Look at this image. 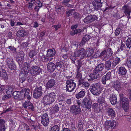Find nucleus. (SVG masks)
<instances>
[{
  "label": "nucleus",
  "mask_w": 131,
  "mask_h": 131,
  "mask_svg": "<svg viewBox=\"0 0 131 131\" xmlns=\"http://www.w3.org/2000/svg\"><path fill=\"white\" fill-rule=\"evenodd\" d=\"M28 92V91L26 88H21L19 91L14 92L13 95L15 99L23 100Z\"/></svg>",
  "instance_id": "obj_1"
},
{
  "label": "nucleus",
  "mask_w": 131,
  "mask_h": 131,
  "mask_svg": "<svg viewBox=\"0 0 131 131\" xmlns=\"http://www.w3.org/2000/svg\"><path fill=\"white\" fill-rule=\"evenodd\" d=\"M56 95L53 92L45 96L43 99V102L45 104H49L53 102L56 99Z\"/></svg>",
  "instance_id": "obj_2"
},
{
  "label": "nucleus",
  "mask_w": 131,
  "mask_h": 131,
  "mask_svg": "<svg viewBox=\"0 0 131 131\" xmlns=\"http://www.w3.org/2000/svg\"><path fill=\"white\" fill-rule=\"evenodd\" d=\"M101 85L99 83L92 84L90 86V90L91 93L95 95H99L101 93Z\"/></svg>",
  "instance_id": "obj_3"
},
{
  "label": "nucleus",
  "mask_w": 131,
  "mask_h": 131,
  "mask_svg": "<svg viewBox=\"0 0 131 131\" xmlns=\"http://www.w3.org/2000/svg\"><path fill=\"white\" fill-rule=\"evenodd\" d=\"M72 79L68 80L66 81V91L69 92L73 91L75 88L76 84Z\"/></svg>",
  "instance_id": "obj_4"
},
{
  "label": "nucleus",
  "mask_w": 131,
  "mask_h": 131,
  "mask_svg": "<svg viewBox=\"0 0 131 131\" xmlns=\"http://www.w3.org/2000/svg\"><path fill=\"white\" fill-rule=\"evenodd\" d=\"M82 106L83 108H85L88 110L91 108V102L90 101V99L87 97H85L82 101Z\"/></svg>",
  "instance_id": "obj_5"
},
{
  "label": "nucleus",
  "mask_w": 131,
  "mask_h": 131,
  "mask_svg": "<svg viewBox=\"0 0 131 131\" xmlns=\"http://www.w3.org/2000/svg\"><path fill=\"white\" fill-rule=\"evenodd\" d=\"M97 17L95 15H89L83 19V21L85 23H90L97 20Z\"/></svg>",
  "instance_id": "obj_6"
},
{
  "label": "nucleus",
  "mask_w": 131,
  "mask_h": 131,
  "mask_svg": "<svg viewBox=\"0 0 131 131\" xmlns=\"http://www.w3.org/2000/svg\"><path fill=\"white\" fill-rule=\"evenodd\" d=\"M120 103L122 104L123 109L125 111H127L129 108V101L128 98L125 97L120 101Z\"/></svg>",
  "instance_id": "obj_7"
},
{
  "label": "nucleus",
  "mask_w": 131,
  "mask_h": 131,
  "mask_svg": "<svg viewBox=\"0 0 131 131\" xmlns=\"http://www.w3.org/2000/svg\"><path fill=\"white\" fill-rule=\"evenodd\" d=\"M41 121L42 124L44 126H46L49 122V119L48 115L46 113L42 115L41 118Z\"/></svg>",
  "instance_id": "obj_8"
},
{
  "label": "nucleus",
  "mask_w": 131,
  "mask_h": 131,
  "mask_svg": "<svg viewBox=\"0 0 131 131\" xmlns=\"http://www.w3.org/2000/svg\"><path fill=\"white\" fill-rule=\"evenodd\" d=\"M123 12L128 18H130V13L131 12V7L129 6L127 4L124 5L122 7Z\"/></svg>",
  "instance_id": "obj_9"
},
{
  "label": "nucleus",
  "mask_w": 131,
  "mask_h": 131,
  "mask_svg": "<svg viewBox=\"0 0 131 131\" xmlns=\"http://www.w3.org/2000/svg\"><path fill=\"white\" fill-rule=\"evenodd\" d=\"M40 68L36 66H32L30 69V73L32 75L34 76L39 74L41 72Z\"/></svg>",
  "instance_id": "obj_10"
},
{
  "label": "nucleus",
  "mask_w": 131,
  "mask_h": 131,
  "mask_svg": "<svg viewBox=\"0 0 131 131\" xmlns=\"http://www.w3.org/2000/svg\"><path fill=\"white\" fill-rule=\"evenodd\" d=\"M70 111L71 112L76 115L80 112L81 110L77 105H73L71 106Z\"/></svg>",
  "instance_id": "obj_11"
},
{
  "label": "nucleus",
  "mask_w": 131,
  "mask_h": 131,
  "mask_svg": "<svg viewBox=\"0 0 131 131\" xmlns=\"http://www.w3.org/2000/svg\"><path fill=\"white\" fill-rule=\"evenodd\" d=\"M84 49L83 48H81L79 51H76L74 52V55L76 57H78L80 58V59H82L85 57Z\"/></svg>",
  "instance_id": "obj_12"
},
{
  "label": "nucleus",
  "mask_w": 131,
  "mask_h": 131,
  "mask_svg": "<svg viewBox=\"0 0 131 131\" xmlns=\"http://www.w3.org/2000/svg\"><path fill=\"white\" fill-rule=\"evenodd\" d=\"M56 81L54 79H51L49 80L46 85V89H47L51 88L56 85Z\"/></svg>",
  "instance_id": "obj_13"
},
{
  "label": "nucleus",
  "mask_w": 131,
  "mask_h": 131,
  "mask_svg": "<svg viewBox=\"0 0 131 131\" xmlns=\"http://www.w3.org/2000/svg\"><path fill=\"white\" fill-rule=\"evenodd\" d=\"M100 77V74L99 73L96 71H95L94 70L93 72L91 74L89 75V77L91 78L90 79H88L89 81H92V80L97 79L99 78Z\"/></svg>",
  "instance_id": "obj_14"
},
{
  "label": "nucleus",
  "mask_w": 131,
  "mask_h": 131,
  "mask_svg": "<svg viewBox=\"0 0 131 131\" xmlns=\"http://www.w3.org/2000/svg\"><path fill=\"white\" fill-rule=\"evenodd\" d=\"M91 38V37L88 35H85L83 37L80 43H78L77 45L78 46V45H80V46L82 45H84Z\"/></svg>",
  "instance_id": "obj_15"
},
{
  "label": "nucleus",
  "mask_w": 131,
  "mask_h": 131,
  "mask_svg": "<svg viewBox=\"0 0 131 131\" xmlns=\"http://www.w3.org/2000/svg\"><path fill=\"white\" fill-rule=\"evenodd\" d=\"M95 49V48H92L91 49L88 48L86 50V52L84 50V54H85V56L90 57L92 56L94 53V49Z\"/></svg>",
  "instance_id": "obj_16"
},
{
  "label": "nucleus",
  "mask_w": 131,
  "mask_h": 131,
  "mask_svg": "<svg viewBox=\"0 0 131 131\" xmlns=\"http://www.w3.org/2000/svg\"><path fill=\"white\" fill-rule=\"evenodd\" d=\"M101 0H95L92 2V4L95 8L98 9L102 6V3L101 2Z\"/></svg>",
  "instance_id": "obj_17"
},
{
  "label": "nucleus",
  "mask_w": 131,
  "mask_h": 131,
  "mask_svg": "<svg viewBox=\"0 0 131 131\" xmlns=\"http://www.w3.org/2000/svg\"><path fill=\"white\" fill-rule=\"evenodd\" d=\"M42 91L35 89L34 92L33 97L36 99H38L42 95Z\"/></svg>",
  "instance_id": "obj_18"
},
{
  "label": "nucleus",
  "mask_w": 131,
  "mask_h": 131,
  "mask_svg": "<svg viewBox=\"0 0 131 131\" xmlns=\"http://www.w3.org/2000/svg\"><path fill=\"white\" fill-rule=\"evenodd\" d=\"M56 54V51L54 49H49L47 51L46 56L48 57H53Z\"/></svg>",
  "instance_id": "obj_19"
},
{
  "label": "nucleus",
  "mask_w": 131,
  "mask_h": 131,
  "mask_svg": "<svg viewBox=\"0 0 131 131\" xmlns=\"http://www.w3.org/2000/svg\"><path fill=\"white\" fill-rule=\"evenodd\" d=\"M61 97L63 98L62 96H60L59 98L58 99L59 101V103L57 105H58L60 108L63 110V109L64 108V102L63 100L64 99H61Z\"/></svg>",
  "instance_id": "obj_20"
},
{
  "label": "nucleus",
  "mask_w": 131,
  "mask_h": 131,
  "mask_svg": "<svg viewBox=\"0 0 131 131\" xmlns=\"http://www.w3.org/2000/svg\"><path fill=\"white\" fill-rule=\"evenodd\" d=\"M109 100L111 104L113 105H115L117 103V99L116 96L114 95H111L109 98Z\"/></svg>",
  "instance_id": "obj_21"
},
{
  "label": "nucleus",
  "mask_w": 131,
  "mask_h": 131,
  "mask_svg": "<svg viewBox=\"0 0 131 131\" xmlns=\"http://www.w3.org/2000/svg\"><path fill=\"white\" fill-rule=\"evenodd\" d=\"M47 66L48 69L50 71H53L56 68L55 64L52 62H50L48 63Z\"/></svg>",
  "instance_id": "obj_22"
},
{
  "label": "nucleus",
  "mask_w": 131,
  "mask_h": 131,
  "mask_svg": "<svg viewBox=\"0 0 131 131\" xmlns=\"http://www.w3.org/2000/svg\"><path fill=\"white\" fill-rule=\"evenodd\" d=\"M16 35L18 37H21L26 35V32L24 30H19L17 31Z\"/></svg>",
  "instance_id": "obj_23"
},
{
  "label": "nucleus",
  "mask_w": 131,
  "mask_h": 131,
  "mask_svg": "<svg viewBox=\"0 0 131 131\" xmlns=\"http://www.w3.org/2000/svg\"><path fill=\"white\" fill-rule=\"evenodd\" d=\"M30 64L27 62H25L24 64V70L26 73L28 72L29 71L30 68Z\"/></svg>",
  "instance_id": "obj_24"
},
{
  "label": "nucleus",
  "mask_w": 131,
  "mask_h": 131,
  "mask_svg": "<svg viewBox=\"0 0 131 131\" xmlns=\"http://www.w3.org/2000/svg\"><path fill=\"white\" fill-rule=\"evenodd\" d=\"M82 31V29H78L71 31L70 34L71 35L74 36L75 35L79 34V35H80Z\"/></svg>",
  "instance_id": "obj_25"
},
{
  "label": "nucleus",
  "mask_w": 131,
  "mask_h": 131,
  "mask_svg": "<svg viewBox=\"0 0 131 131\" xmlns=\"http://www.w3.org/2000/svg\"><path fill=\"white\" fill-rule=\"evenodd\" d=\"M104 67V66L103 64H100L96 67L94 70L95 71H96L99 73L100 71L102 70Z\"/></svg>",
  "instance_id": "obj_26"
},
{
  "label": "nucleus",
  "mask_w": 131,
  "mask_h": 131,
  "mask_svg": "<svg viewBox=\"0 0 131 131\" xmlns=\"http://www.w3.org/2000/svg\"><path fill=\"white\" fill-rule=\"evenodd\" d=\"M119 72L118 73L122 75H125L127 72V70L124 67H121L118 69Z\"/></svg>",
  "instance_id": "obj_27"
},
{
  "label": "nucleus",
  "mask_w": 131,
  "mask_h": 131,
  "mask_svg": "<svg viewBox=\"0 0 131 131\" xmlns=\"http://www.w3.org/2000/svg\"><path fill=\"white\" fill-rule=\"evenodd\" d=\"M108 109L107 112L108 115L111 116H114L115 115V113L114 111L112 108L108 107Z\"/></svg>",
  "instance_id": "obj_28"
},
{
  "label": "nucleus",
  "mask_w": 131,
  "mask_h": 131,
  "mask_svg": "<svg viewBox=\"0 0 131 131\" xmlns=\"http://www.w3.org/2000/svg\"><path fill=\"white\" fill-rule=\"evenodd\" d=\"M121 86V84L120 82L117 81L114 82L113 86L114 88L117 91L120 89Z\"/></svg>",
  "instance_id": "obj_29"
},
{
  "label": "nucleus",
  "mask_w": 131,
  "mask_h": 131,
  "mask_svg": "<svg viewBox=\"0 0 131 131\" xmlns=\"http://www.w3.org/2000/svg\"><path fill=\"white\" fill-rule=\"evenodd\" d=\"M85 93L84 91H81L78 93L76 94L75 97L77 99H79V98H82L84 96Z\"/></svg>",
  "instance_id": "obj_30"
},
{
  "label": "nucleus",
  "mask_w": 131,
  "mask_h": 131,
  "mask_svg": "<svg viewBox=\"0 0 131 131\" xmlns=\"http://www.w3.org/2000/svg\"><path fill=\"white\" fill-rule=\"evenodd\" d=\"M4 120L2 119H0V130L1 131H5V129L4 123Z\"/></svg>",
  "instance_id": "obj_31"
},
{
  "label": "nucleus",
  "mask_w": 131,
  "mask_h": 131,
  "mask_svg": "<svg viewBox=\"0 0 131 131\" xmlns=\"http://www.w3.org/2000/svg\"><path fill=\"white\" fill-rule=\"evenodd\" d=\"M42 61L44 62H47L51 61L53 59L51 57H45V56H42L41 57Z\"/></svg>",
  "instance_id": "obj_32"
},
{
  "label": "nucleus",
  "mask_w": 131,
  "mask_h": 131,
  "mask_svg": "<svg viewBox=\"0 0 131 131\" xmlns=\"http://www.w3.org/2000/svg\"><path fill=\"white\" fill-rule=\"evenodd\" d=\"M44 87V86L42 83H37L36 84L35 89L42 91Z\"/></svg>",
  "instance_id": "obj_33"
},
{
  "label": "nucleus",
  "mask_w": 131,
  "mask_h": 131,
  "mask_svg": "<svg viewBox=\"0 0 131 131\" xmlns=\"http://www.w3.org/2000/svg\"><path fill=\"white\" fill-rule=\"evenodd\" d=\"M83 64V62L81 61L78 60L77 61V64H76L75 65L77 67L78 71H79V69L81 67Z\"/></svg>",
  "instance_id": "obj_34"
},
{
  "label": "nucleus",
  "mask_w": 131,
  "mask_h": 131,
  "mask_svg": "<svg viewBox=\"0 0 131 131\" xmlns=\"http://www.w3.org/2000/svg\"><path fill=\"white\" fill-rule=\"evenodd\" d=\"M64 66V63L61 61L57 62L56 63V64L55 65L56 67L58 68H61L63 67Z\"/></svg>",
  "instance_id": "obj_35"
},
{
  "label": "nucleus",
  "mask_w": 131,
  "mask_h": 131,
  "mask_svg": "<svg viewBox=\"0 0 131 131\" xmlns=\"http://www.w3.org/2000/svg\"><path fill=\"white\" fill-rule=\"evenodd\" d=\"M8 67L12 70H15L16 69V65L14 64V62L9 63L7 64Z\"/></svg>",
  "instance_id": "obj_36"
},
{
  "label": "nucleus",
  "mask_w": 131,
  "mask_h": 131,
  "mask_svg": "<svg viewBox=\"0 0 131 131\" xmlns=\"http://www.w3.org/2000/svg\"><path fill=\"white\" fill-rule=\"evenodd\" d=\"M114 123L112 122L111 120H107V130H108V128H112L113 126Z\"/></svg>",
  "instance_id": "obj_37"
},
{
  "label": "nucleus",
  "mask_w": 131,
  "mask_h": 131,
  "mask_svg": "<svg viewBox=\"0 0 131 131\" xmlns=\"http://www.w3.org/2000/svg\"><path fill=\"white\" fill-rule=\"evenodd\" d=\"M126 43L127 47L130 49L131 48V38H129L127 40Z\"/></svg>",
  "instance_id": "obj_38"
},
{
  "label": "nucleus",
  "mask_w": 131,
  "mask_h": 131,
  "mask_svg": "<svg viewBox=\"0 0 131 131\" xmlns=\"http://www.w3.org/2000/svg\"><path fill=\"white\" fill-rule=\"evenodd\" d=\"M0 76H1L3 79L5 80H7L8 78V76L6 72L2 73V74L0 73Z\"/></svg>",
  "instance_id": "obj_39"
},
{
  "label": "nucleus",
  "mask_w": 131,
  "mask_h": 131,
  "mask_svg": "<svg viewBox=\"0 0 131 131\" xmlns=\"http://www.w3.org/2000/svg\"><path fill=\"white\" fill-rule=\"evenodd\" d=\"M113 58H111L108 61H107V69H109L111 68L112 64V61Z\"/></svg>",
  "instance_id": "obj_40"
},
{
  "label": "nucleus",
  "mask_w": 131,
  "mask_h": 131,
  "mask_svg": "<svg viewBox=\"0 0 131 131\" xmlns=\"http://www.w3.org/2000/svg\"><path fill=\"white\" fill-rule=\"evenodd\" d=\"M24 60V58L19 57L17 58L16 59V61L18 62L19 66L21 65L22 64Z\"/></svg>",
  "instance_id": "obj_41"
},
{
  "label": "nucleus",
  "mask_w": 131,
  "mask_h": 131,
  "mask_svg": "<svg viewBox=\"0 0 131 131\" xmlns=\"http://www.w3.org/2000/svg\"><path fill=\"white\" fill-rule=\"evenodd\" d=\"M13 88L12 86L9 87L8 89L6 90V92L7 94H11L13 90Z\"/></svg>",
  "instance_id": "obj_42"
},
{
  "label": "nucleus",
  "mask_w": 131,
  "mask_h": 131,
  "mask_svg": "<svg viewBox=\"0 0 131 131\" xmlns=\"http://www.w3.org/2000/svg\"><path fill=\"white\" fill-rule=\"evenodd\" d=\"M113 53V52L111 48H108L107 50V57L109 58L112 56Z\"/></svg>",
  "instance_id": "obj_43"
},
{
  "label": "nucleus",
  "mask_w": 131,
  "mask_h": 131,
  "mask_svg": "<svg viewBox=\"0 0 131 131\" xmlns=\"http://www.w3.org/2000/svg\"><path fill=\"white\" fill-rule=\"evenodd\" d=\"M52 27L54 28L55 31H57L61 28V25L60 23L58 24L57 25H52Z\"/></svg>",
  "instance_id": "obj_44"
},
{
  "label": "nucleus",
  "mask_w": 131,
  "mask_h": 131,
  "mask_svg": "<svg viewBox=\"0 0 131 131\" xmlns=\"http://www.w3.org/2000/svg\"><path fill=\"white\" fill-rule=\"evenodd\" d=\"M59 126L57 125H56L51 127V131H59Z\"/></svg>",
  "instance_id": "obj_45"
},
{
  "label": "nucleus",
  "mask_w": 131,
  "mask_h": 131,
  "mask_svg": "<svg viewBox=\"0 0 131 131\" xmlns=\"http://www.w3.org/2000/svg\"><path fill=\"white\" fill-rule=\"evenodd\" d=\"M30 102L29 101H25V102L23 104V106L25 108H27L29 106Z\"/></svg>",
  "instance_id": "obj_46"
},
{
  "label": "nucleus",
  "mask_w": 131,
  "mask_h": 131,
  "mask_svg": "<svg viewBox=\"0 0 131 131\" xmlns=\"http://www.w3.org/2000/svg\"><path fill=\"white\" fill-rule=\"evenodd\" d=\"M36 53L33 51H31L29 53V56L30 58H32L36 55Z\"/></svg>",
  "instance_id": "obj_47"
},
{
  "label": "nucleus",
  "mask_w": 131,
  "mask_h": 131,
  "mask_svg": "<svg viewBox=\"0 0 131 131\" xmlns=\"http://www.w3.org/2000/svg\"><path fill=\"white\" fill-rule=\"evenodd\" d=\"M74 11V9H71L68 11H67L66 12L67 16L69 17L72 15L73 13V12Z\"/></svg>",
  "instance_id": "obj_48"
},
{
  "label": "nucleus",
  "mask_w": 131,
  "mask_h": 131,
  "mask_svg": "<svg viewBox=\"0 0 131 131\" xmlns=\"http://www.w3.org/2000/svg\"><path fill=\"white\" fill-rule=\"evenodd\" d=\"M52 108L53 113H55L56 112H58L59 110V107L58 105L56 104L55 106L53 107Z\"/></svg>",
  "instance_id": "obj_49"
},
{
  "label": "nucleus",
  "mask_w": 131,
  "mask_h": 131,
  "mask_svg": "<svg viewBox=\"0 0 131 131\" xmlns=\"http://www.w3.org/2000/svg\"><path fill=\"white\" fill-rule=\"evenodd\" d=\"M26 89L28 91V94L27 95L25 96V97H27V99L29 100L31 99V94H30V93H29L30 90L29 89L26 88Z\"/></svg>",
  "instance_id": "obj_50"
},
{
  "label": "nucleus",
  "mask_w": 131,
  "mask_h": 131,
  "mask_svg": "<svg viewBox=\"0 0 131 131\" xmlns=\"http://www.w3.org/2000/svg\"><path fill=\"white\" fill-rule=\"evenodd\" d=\"M120 61V60L119 58L118 57L116 58L115 60V62L114 63H112V66L113 65V64L114 66H115Z\"/></svg>",
  "instance_id": "obj_51"
},
{
  "label": "nucleus",
  "mask_w": 131,
  "mask_h": 131,
  "mask_svg": "<svg viewBox=\"0 0 131 131\" xmlns=\"http://www.w3.org/2000/svg\"><path fill=\"white\" fill-rule=\"evenodd\" d=\"M106 75L103 76L102 79V83L104 84H105L106 81Z\"/></svg>",
  "instance_id": "obj_52"
},
{
  "label": "nucleus",
  "mask_w": 131,
  "mask_h": 131,
  "mask_svg": "<svg viewBox=\"0 0 131 131\" xmlns=\"http://www.w3.org/2000/svg\"><path fill=\"white\" fill-rule=\"evenodd\" d=\"M102 93H103V95L104 96H106V87L105 88L103 87L102 89Z\"/></svg>",
  "instance_id": "obj_53"
},
{
  "label": "nucleus",
  "mask_w": 131,
  "mask_h": 131,
  "mask_svg": "<svg viewBox=\"0 0 131 131\" xmlns=\"http://www.w3.org/2000/svg\"><path fill=\"white\" fill-rule=\"evenodd\" d=\"M83 125L82 124V123L81 122H79L78 125V130H82L83 129Z\"/></svg>",
  "instance_id": "obj_54"
},
{
  "label": "nucleus",
  "mask_w": 131,
  "mask_h": 131,
  "mask_svg": "<svg viewBox=\"0 0 131 131\" xmlns=\"http://www.w3.org/2000/svg\"><path fill=\"white\" fill-rule=\"evenodd\" d=\"M125 47V45L122 43L120 47H119V48L118 49L117 51H119L120 50L122 51L124 49Z\"/></svg>",
  "instance_id": "obj_55"
},
{
  "label": "nucleus",
  "mask_w": 131,
  "mask_h": 131,
  "mask_svg": "<svg viewBox=\"0 0 131 131\" xmlns=\"http://www.w3.org/2000/svg\"><path fill=\"white\" fill-rule=\"evenodd\" d=\"M26 79V75H24L20 79V82L21 81V83H22L23 82L25 81Z\"/></svg>",
  "instance_id": "obj_56"
},
{
  "label": "nucleus",
  "mask_w": 131,
  "mask_h": 131,
  "mask_svg": "<svg viewBox=\"0 0 131 131\" xmlns=\"http://www.w3.org/2000/svg\"><path fill=\"white\" fill-rule=\"evenodd\" d=\"M28 108L30 109H31L32 111H34V107L32 104L31 102L30 103V104L28 106Z\"/></svg>",
  "instance_id": "obj_57"
},
{
  "label": "nucleus",
  "mask_w": 131,
  "mask_h": 131,
  "mask_svg": "<svg viewBox=\"0 0 131 131\" xmlns=\"http://www.w3.org/2000/svg\"><path fill=\"white\" fill-rule=\"evenodd\" d=\"M18 54L19 55V57H20V58H24V54L23 51H20Z\"/></svg>",
  "instance_id": "obj_58"
},
{
  "label": "nucleus",
  "mask_w": 131,
  "mask_h": 131,
  "mask_svg": "<svg viewBox=\"0 0 131 131\" xmlns=\"http://www.w3.org/2000/svg\"><path fill=\"white\" fill-rule=\"evenodd\" d=\"M73 15L75 18H78L80 17V15L78 13L75 12L74 13Z\"/></svg>",
  "instance_id": "obj_59"
},
{
  "label": "nucleus",
  "mask_w": 131,
  "mask_h": 131,
  "mask_svg": "<svg viewBox=\"0 0 131 131\" xmlns=\"http://www.w3.org/2000/svg\"><path fill=\"white\" fill-rule=\"evenodd\" d=\"M83 85L85 87H88L89 86L90 84L87 82H83Z\"/></svg>",
  "instance_id": "obj_60"
},
{
  "label": "nucleus",
  "mask_w": 131,
  "mask_h": 131,
  "mask_svg": "<svg viewBox=\"0 0 131 131\" xmlns=\"http://www.w3.org/2000/svg\"><path fill=\"white\" fill-rule=\"evenodd\" d=\"M76 57L75 56H71L70 57V59L74 63H75V61L76 59Z\"/></svg>",
  "instance_id": "obj_61"
},
{
  "label": "nucleus",
  "mask_w": 131,
  "mask_h": 131,
  "mask_svg": "<svg viewBox=\"0 0 131 131\" xmlns=\"http://www.w3.org/2000/svg\"><path fill=\"white\" fill-rule=\"evenodd\" d=\"M77 77L78 78H80V79L82 78V74L81 73L78 71L77 74Z\"/></svg>",
  "instance_id": "obj_62"
},
{
  "label": "nucleus",
  "mask_w": 131,
  "mask_h": 131,
  "mask_svg": "<svg viewBox=\"0 0 131 131\" xmlns=\"http://www.w3.org/2000/svg\"><path fill=\"white\" fill-rule=\"evenodd\" d=\"M13 61V60L12 58H8L7 60V63L8 64L11 63V62H12Z\"/></svg>",
  "instance_id": "obj_63"
},
{
  "label": "nucleus",
  "mask_w": 131,
  "mask_h": 131,
  "mask_svg": "<svg viewBox=\"0 0 131 131\" xmlns=\"http://www.w3.org/2000/svg\"><path fill=\"white\" fill-rule=\"evenodd\" d=\"M127 66L129 68H131V59L128 61L127 62Z\"/></svg>",
  "instance_id": "obj_64"
}]
</instances>
